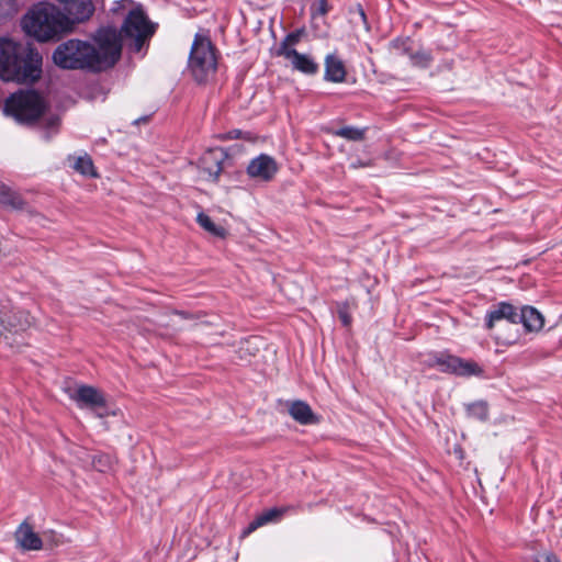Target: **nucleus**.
<instances>
[{"mask_svg":"<svg viewBox=\"0 0 562 562\" xmlns=\"http://www.w3.org/2000/svg\"><path fill=\"white\" fill-rule=\"evenodd\" d=\"M59 127V117L58 116H50L45 120V128L43 131V137L45 139H49L53 135H55L58 132Z\"/></svg>","mask_w":562,"mask_h":562,"instance_id":"obj_27","label":"nucleus"},{"mask_svg":"<svg viewBox=\"0 0 562 562\" xmlns=\"http://www.w3.org/2000/svg\"><path fill=\"white\" fill-rule=\"evenodd\" d=\"M154 33L155 25L148 20L140 7L130 11L121 27V32H117L121 41L122 37L131 40L130 47L134 52H139L143 44L150 38Z\"/></svg>","mask_w":562,"mask_h":562,"instance_id":"obj_7","label":"nucleus"},{"mask_svg":"<svg viewBox=\"0 0 562 562\" xmlns=\"http://www.w3.org/2000/svg\"><path fill=\"white\" fill-rule=\"evenodd\" d=\"M69 397L80 408L95 409L106 405L103 393L90 385H79L75 392L69 394Z\"/></svg>","mask_w":562,"mask_h":562,"instance_id":"obj_11","label":"nucleus"},{"mask_svg":"<svg viewBox=\"0 0 562 562\" xmlns=\"http://www.w3.org/2000/svg\"><path fill=\"white\" fill-rule=\"evenodd\" d=\"M291 508V506L272 507L262 512L248 525L245 533H250L267 524L278 522Z\"/></svg>","mask_w":562,"mask_h":562,"instance_id":"obj_15","label":"nucleus"},{"mask_svg":"<svg viewBox=\"0 0 562 562\" xmlns=\"http://www.w3.org/2000/svg\"><path fill=\"white\" fill-rule=\"evenodd\" d=\"M68 8L69 18L75 23L87 21L94 12V5L91 0H71Z\"/></svg>","mask_w":562,"mask_h":562,"instance_id":"obj_17","label":"nucleus"},{"mask_svg":"<svg viewBox=\"0 0 562 562\" xmlns=\"http://www.w3.org/2000/svg\"><path fill=\"white\" fill-rule=\"evenodd\" d=\"M14 538L19 547L25 551H38L43 548V541L33 527L23 521L15 530Z\"/></svg>","mask_w":562,"mask_h":562,"instance_id":"obj_12","label":"nucleus"},{"mask_svg":"<svg viewBox=\"0 0 562 562\" xmlns=\"http://www.w3.org/2000/svg\"><path fill=\"white\" fill-rule=\"evenodd\" d=\"M535 562H561L557 554L551 551H540L533 555Z\"/></svg>","mask_w":562,"mask_h":562,"instance_id":"obj_31","label":"nucleus"},{"mask_svg":"<svg viewBox=\"0 0 562 562\" xmlns=\"http://www.w3.org/2000/svg\"><path fill=\"white\" fill-rule=\"evenodd\" d=\"M434 364L441 372L451 373L459 376H479L483 373V369L473 360H465L457 356L440 353L435 357Z\"/></svg>","mask_w":562,"mask_h":562,"instance_id":"obj_8","label":"nucleus"},{"mask_svg":"<svg viewBox=\"0 0 562 562\" xmlns=\"http://www.w3.org/2000/svg\"><path fill=\"white\" fill-rule=\"evenodd\" d=\"M353 305L355 304L350 303L349 301L337 303L338 317L342 325L346 327H349L351 325L352 317L350 315V310Z\"/></svg>","mask_w":562,"mask_h":562,"instance_id":"obj_24","label":"nucleus"},{"mask_svg":"<svg viewBox=\"0 0 562 562\" xmlns=\"http://www.w3.org/2000/svg\"><path fill=\"white\" fill-rule=\"evenodd\" d=\"M44 108V101L38 93L33 90H21L5 100L3 112L18 122L30 123L41 116Z\"/></svg>","mask_w":562,"mask_h":562,"instance_id":"obj_5","label":"nucleus"},{"mask_svg":"<svg viewBox=\"0 0 562 562\" xmlns=\"http://www.w3.org/2000/svg\"><path fill=\"white\" fill-rule=\"evenodd\" d=\"M176 314L180 315L181 317H184V318L188 317V315L184 312H177Z\"/></svg>","mask_w":562,"mask_h":562,"instance_id":"obj_33","label":"nucleus"},{"mask_svg":"<svg viewBox=\"0 0 562 562\" xmlns=\"http://www.w3.org/2000/svg\"><path fill=\"white\" fill-rule=\"evenodd\" d=\"M360 15H361L362 19H366V14H364L362 9H360Z\"/></svg>","mask_w":562,"mask_h":562,"instance_id":"obj_34","label":"nucleus"},{"mask_svg":"<svg viewBox=\"0 0 562 562\" xmlns=\"http://www.w3.org/2000/svg\"><path fill=\"white\" fill-rule=\"evenodd\" d=\"M469 412L476 416L479 419H486L487 418V406L484 403H476L469 407Z\"/></svg>","mask_w":562,"mask_h":562,"instance_id":"obj_30","label":"nucleus"},{"mask_svg":"<svg viewBox=\"0 0 562 562\" xmlns=\"http://www.w3.org/2000/svg\"><path fill=\"white\" fill-rule=\"evenodd\" d=\"M290 416L301 425H314L319 422L311 406L304 401H292L288 404Z\"/></svg>","mask_w":562,"mask_h":562,"instance_id":"obj_13","label":"nucleus"},{"mask_svg":"<svg viewBox=\"0 0 562 562\" xmlns=\"http://www.w3.org/2000/svg\"><path fill=\"white\" fill-rule=\"evenodd\" d=\"M331 7L327 0H315L311 5L312 15L324 16L330 11Z\"/></svg>","mask_w":562,"mask_h":562,"instance_id":"obj_28","label":"nucleus"},{"mask_svg":"<svg viewBox=\"0 0 562 562\" xmlns=\"http://www.w3.org/2000/svg\"><path fill=\"white\" fill-rule=\"evenodd\" d=\"M228 156L223 148H213L206 150L200 158V170L207 181H217L223 170V164Z\"/></svg>","mask_w":562,"mask_h":562,"instance_id":"obj_9","label":"nucleus"},{"mask_svg":"<svg viewBox=\"0 0 562 562\" xmlns=\"http://www.w3.org/2000/svg\"><path fill=\"white\" fill-rule=\"evenodd\" d=\"M198 224L207 233L213 236L224 238L226 236V229L220 225H216L209 215L200 212L196 216Z\"/></svg>","mask_w":562,"mask_h":562,"instance_id":"obj_21","label":"nucleus"},{"mask_svg":"<svg viewBox=\"0 0 562 562\" xmlns=\"http://www.w3.org/2000/svg\"><path fill=\"white\" fill-rule=\"evenodd\" d=\"M13 4L7 0H0V20L11 13Z\"/></svg>","mask_w":562,"mask_h":562,"instance_id":"obj_32","label":"nucleus"},{"mask_svg":"<svg viewBox=\"0 0 562 562\" xmlns=\"http://www.w3.org/2000/svg\"><path fill=\"white\" fill-rule=\"evenodd\" d=\"M408 58L414 66L422 68L428 67L432 60L430 53L424 49L412 50Z\"/></svg>","mask_w":562,"mask_h":562,"instance_id":"obj_23","label":"nucleus"},{"mask_svg":"<svg viewBox=\"0 0 562 562\" xmlns=\"http://www.w3.org/2000/svg\"><path fill=\"white\" fill-rule=\"evenodd\" d=\"M283 58L290 60L293 69L305 75H315L318 71V64L307 54L296 52H286Z\"/></svg>","mask_w":562,"mask_h":562,"instance_id":"obj_16","label":"nucleus"},{"mask_svg":"<svg viewBox=\"0 0 562 562\" xmlns=\"http://www.w3.org/2000/svg\"><path fill=\"white\" fill-rule=\"evenodd\" d=\"M392 47L397 50L398 54L407 57H409V53L413 50L409 45V40H395L392 42Z\"/></svg>","mask_w":562,"mask_h":562,"instance_id":"obj_29","label":"nucleus"},{"mask_svg":"<svg viewBox=\"0 0 562 562\" xmlns=\"http://www.w3.org/2000/svg\"><path fill=\"white\" fill-rule=\"evenodd\" d=\"M22 27L36 41H58L72 31V21L58 7L40 2L33 5L22 19Z\"/></svg>","mask_w":562,"mask_h":562,"instance_id":"obj_3","label":"nucleus"},{"mask_svg":"<svg viewBox=\"0 0 562 562\" xmlns=\"http://www.w3.org/2000/svg\"><path fill=\"white\" fill-rule=\"evenodd\" d=\"M521 323L528 331H537L543 327L544 319L539 311L532 306H524L518 312V324Z\"/></svg>","mask_w":562,"mask_h":562,"instance_id":"obj_18","label":"nucleus"},{"mask_svg":"<svg viewBox=\"0 0 562 562\" xmlns=\"http://www.w3.org/2000/svg\"><path fill=\"white\" fill-rule=\"evenodd\" d=\"M301 37L302 31H294L289 33L276 48L274 55L283 57L286 55V52H296L294 46L301 41Z\"/></svg>","mask_w":562,"mask_h":562,"instance_id":"obj_20","label":"nucleus"},{"mask_svg":"<svg viewBox=\"0 0 562 562\" xmlns=\"http://www.w3.org/2000/svg\"><path fill=\"white\" fill-rule=\"evenodd\" d=\"M346 76L347 70L341 58L336 54H328L325 57V80L339 83L346 80Z\"/></svg>","mask_w":562,"mask_h":562,"instance_id":"obj_14","label":"nucleus"},{"mask_svg":"<svg viewBox=\"0 0 562 562\" xmlns=\"http://www.w3.org/2000/svg\"><path fill=\"white\" fill-rule=\"evenodd\" d=\"M74 168L79 173L87 176V177H97V172L93 167L92 159L89 156H81L78 157Z\"/></svg>","mask_w":562,"mask_h":562,"instance_id":"obj_22","label":"nucleus"},{"mask_svg":"<svg viewBox=\"0 0 562 562\" xmlns=\"http://www.w3.org/2000/svg\"><path fill=\"white\" fill-rule=\"evenodd\" d=\"M113 460L108 454H97L92 459V465L99 472H106L112 468Z\"/></svg>","mask_w":562,"mask_h":562,"instance_id":"obj_26","label":"nucleus"},{"mask_svg":"<svg viewBox=\"0 0 562 562\" xmlns=\"http://www.w3.org/2000/svg\"><path fill=\"white\" fill-rule=\"evenodd\" d=\"M42 57L11 40L0 38V78L4 81L32 83L42 74Z\"/></svg>","mask_w":562,"mask_h":562,"instance_id":"obj_2","label":"nucleus"},{"mask_svg":"<svg viewBox=\"0 0 562 562\" xmlns=\"http://www.w3.org/2000/svg\"><path fill=\"white\" fill-rule=\"evenodd\" d=\"M278 171V165L273 157L261 154L250 160L247 167V175L252 179L268 182L273 179Z\"/></svg>","mask_w":562,"mask_h":562,"instance_id":"obj_10","label":"nucleus"},{"mask_svg":"<svg viewBox=\"0 0 562 562\" xmlns=\"http://www.w3.org/2000/svg\"><path fill=\"white\" fill-rule=\"evenodd\" d=\"M122 54L117 30L100 29L93 36V44L71 38L60 43L53 53V61L63 69L99 72L113 67Z\"/></svg>","mask_w":562,"mask_h":562,"instance_id":"obj_1","label":"nucleus"},{"mask_svg":"<svg viewBox=\"0 0 562 562\" xmlns=\"http://www.w3.org/2000/svg\"><path fill=\"white\" fill-rule=\"evenodd\" d=\"M335 134L348 140H361L364 137V133L362 130L351 126L341 127L337 130Z\"/></svg>","mask_w":562,"mask_h":562,"instance_id":"obj_25","label":"nucleus"},{"mask_svg":"<svg viewBox=\"0 0 562 562\" xmlns=\"http://www.w3.org/2000/svg\"><path fill=\"white\" fill-rule=\"evenodd\" d=\"M0 205L11 207L13 210H22L25 202L20 194L12 191L4 184H0Z\"/></svg>","mask_w":562,"mask_h":562,"instance_id":"obj_19","label":"nucleus"},{"mask_svg":"<svg viewBox=\"0 0 562 562\" xmlns=\"http://www.w3.org/2000/svg\"><path fill=\"white\" fill-rule=\"evenodd\" d=\"M217 61L214 46L207 36L196 34L192 43L189 68L198 82H204L214 75Z\"/></svg>","mask_w":562,"mask_h":562,"instance_id":"obj_6","label":"nucleus"},{"mask_svg":"<svg viewBox=\"0 0 562 562\" xmlns=\"http://www.w3.org/2000/svg\"><path fill=\"white\" fill-rule=\"evenodd\" d=\"M518 324L517 308L507 303L501 302L491 308L485 317V327L493 331L494 339L504 345L514 344L517 339V331L513 329Z\"/></svg>","mask_w":562,"mask_h":562,"instance_id":"obj_4","label":"nucleus"}]
</instances>
